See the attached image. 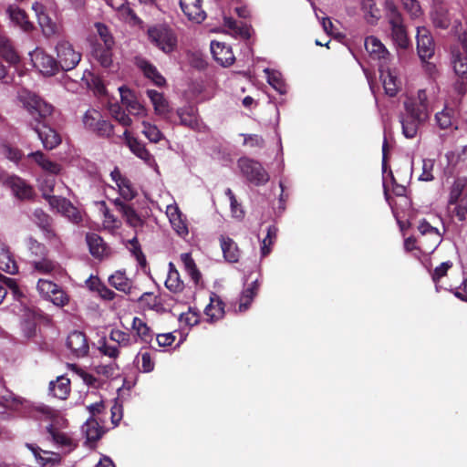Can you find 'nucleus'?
I'll use <instances>...</instances> for the list:
<instances>
[{"instance_id":"obj_1","label":"nucleus","mask_w":467,"mask_h":467,"mask_svg":"<svg viewBox=\"0 0 467 467\" xmlns=\"http://www.w3.org/2000/svg\"><path fill=\"white\" fill-rule=\"evenodd\" d=\"M16 99L26 112V124L41 140L43 147L51 150L62 141L60 134L52 128L54 106L36 93L22 88L17 91Z\"/></svg>"},{"instance_id":"obj_2","label":"nucleus","mask_w":467,"mask_h":467,"mask_svg":"<svg viewBox=\"0 0 467 467\" xmlns=\"http://www.w3.org/2000/svg\"><path fill=\"white\" fill-rule=\"evenodd\" d=\"M405 112L400 116L402 134L408 139L416 137L419 128L429 119V111L421 102L405 100Z\"/></svg>"},{"instance_id":"obj_3","label":"nucleus","mask_w":467,"mask_h":467,"mask_svg":"<svg viewBox=\"0 0 467 467\" xmlns=\"http://www.w3.org/2000/svg\"><path fill=\"white\" fill-rule=\"evenodd\" d=\"M386 16L391 26V36L398 47L407 49L410 41L398 7L391 0L386 1Z\"/></svg>"},{"instance_id":"obj_4","label":"nucleus","mask_w":467,"mask_h":467,"mask_svg":"<svg viewBox=\"0 0 467 467\" xmlns=\"http://www.w3.org/2000/svg\"><path fill=\"white\" fill-rule=\"evenodd\" d=\"M147 36L152 45L166 54L177 47V36L173 30L165 25H154L147 30Z\"/></svg>"},{"instance_id":"obj_5","label":"nucleus","mask_w":467,"mask_h":467,"mask_svg":"<svg viewBox=\"0 0 467 467\" xmlns=\"http://www.w3.org/2000/svg\"><path fill=\"white\" fill-rule=\"evenodd\" d=\"M238 166L243 176L256 186L265 185L270 180L268 172L258 161L242 157L238 160Z\"/></svg>"},{"instance_id":"obj_6","label":"nucleus","mask_w":467,"mask_h":467,"mask_svg":"<svg viewBox=\"0 0 467 467\" xmlns=\"http://www.w3.org/2000/svg\"><path fill=\"white\" fill-rule=\"evenodd\" d=\"M56 51L59 70L69 71L81 60V53L77 52L68 41H59L56 46Z\"/></svg>"},{"instance_id":"obj_7","label":"nucleus","mask_w":467,"mask_h":467,"mask_svg":"<svg viewBox=\"0 0 467 467\" xmlns=\"http://www.w3.org/2000/svg\"><path fill=\"white\" fill-rule=\"evenodd\" d=\"M418 230L421 234L419 249L424 250L427 253H432L441 243L442 235L440 231L431 225L426 219L419 222Z\"/></svg>"},{"instance_id":"obj_8","label":"nucleus","mask_w":467,"mask_h":467,"mask_svg":"<svg viewBox=\"0 0 467 467\" xmlns=\"http://www.w3.org/2000/svg\"><path fill=\"white\" fill-rule=\"evenodd\" d=\"M85 128L100 137H110L113 134V125L102 119L99 111L88 110L83 117Z\"/></svg>"},{"instance_id":"obj_9","label":"nucleus","mask_w":467,"mask_h":467,"mask_svg":"<svg viewBox=\"0 0 467 467\" xmlns=\"http://www.w3.org/2000/svg\"><path fill=\"white\" fill-rule=\"evenodd\" d=\"M417 51L421 61L431 58L435 51V44L429 29L425 26L417 27Z\"/></svg>"},{"instance_id":"obj_10","label":"nucleus","mask_w":467,"mask_h":467,"mask_svg":"<svg viewBox=\"0 0 467 467\" xmlns=\"http://www.w3.org/2000/svg\"><path fill=\"white\" fill-rule=\"evenodd\" d=\"M32 62L43 75L55 76L60 71L57 59L40 48H36L32 54Z\"/></svg>"},{"instance_id":"obj_11","label":"nucleus","mask_w":467,"mask_h":467,"mask_svg":"<svg viewBox=\"0 0 467 467\" xmlns=\"http://www.w3.org/2000/svg\"><path fill=\"white\" fill-rule=\"evenodd\" d=\"M462 51L452 50V64L456 77H467V32L458 36Z\"/></svg>"},{"instance_id":"obj_12","label":"nucleus","mask_w":467,"mask_h":467,"mask_svg":"<svg viewBox=\"0 0 467 467\" xmlns=\"http://www.w3.org/2000/svg\"><path fill=\"white\" fill-rule=\"evenodd\" d=\"M67 347L77 358H83L88 354L89 346L87 336L81 331L71 332L67 338Z\"/></svg>"},{"instance_id":"obj_13","label":"nucleus","mask_w":467,"mask_h":467,"mask_svg":"<svg viewBox=\"0 0 467 467\" xmlns=\"http://www.w3.org/2000/svg\"><path fill=\"white\" fill-rule=\"evenodd\" d=\"M5 184L12 190L14 195L21 201L31 200L34 197L33 187L20 177L9 176Z\"/></svg>"},{"instance_id":"obj_14","label":"nucleus","mask_w":467,"mask_h":467,"mask_svg":"<svg viewBox=\"0 0 467 467\" xmlns=\"http://www.w3.org/2000/svg\"><path fill=\"white\" fill-rule=\"evenodd\" d=\"M86 241L90 254L99 260H103L110 255V248L104 242L103 238L95 233H89L86 235Z\"/></svg>"},{"instance_id":"obj_15","label":"nucleus","mask_w":467,"mask_h":467,"mask_svg":"<svg viewBox=\"0 0 467 467\" xmlns=\"http://www.w3.org/2000/svg\"><path fill=\"white\" fill-rule=\"evenodd\" d=\"M223 256L227 263H238L242 256V250L237 243L228 235L221 234L219 237Z\"/></svg>"},{"instance_id":"obj_16","label":"nucleus","mask_w":467,"mask_h":467,"mask_svg":"<svg viewBox=\"0 0 467 467\" xmlns=\"http://www.w3.org/2000/svg\"><path fill=\"white\" fill-rule=\"evenodd\" d=\"M211 52L214 60L223 67H230L235 60L232 47L225 43L212 41Z\"/></svg>"},{"instance_id":"obj_17","label":"nucleus","mask_w":467,"mask_h":467,"mask_svg":"<svg viewBox=\"0 0 467 467\" xmlns=\"http://www.w3.org/2000/svg\"><path fill=\"white\" fill-rule=\"evenodd\" d=\"M32 221L43 232L47 239L51 240L57 237L53 218L42 209L37 208L33 212Z\"/></svg>"},{"instance_id":"obj_18","label":"nucleus","mask_w":467,"mask_h":467,"mask_svg":"<svg viewBox=\"0 0 467 467\" xmlns=\"http://www.w3.org/2000/svg\"><path fill=\"white\" fill-rule=\"evenodd\" d=\"M202 3V0H180V6L189 20L202 23L206 18Z\"/></svg>"},{"instance_id":"obj_19","label":"nucleus","mask_w":467,"mask_h":467,"mask_svg":"<svg viewBox=\"0 0 467 467\" xmlns=\"http://www.w3.org/2000/svg\"><path fill=\"white\" fill-rule=\"evenodd\" d=\"M116 210L121 213L127 224L133 228L141 227L143 220L138 214L136 210L130 204L117 198L113 201Z\"/></svg>"},{"instance_id":"obj_20","label":"nucleus","mask_w":467,"mask_h":467,"mask_svg":"<svg viewBox=\"0 0 467 467\" xmlns=\"http://www.w3.org/2000/svg\"><path fill=\"white\" fill-rule=\"evenodd\" d=\"M365 48L374 59H379L386 64L390 54L385 46L376 36H369L365 39Z\"/></svg>"},{"instance_id":"obj_21","label":"nucleus","mask_w":467,"mask_h":467,"mask_svg":"<svg viewBox=\"0 0 467 467\" xmlns=\"http://www.w3.org/2000/svg\"><path fill=\"white\" fill-rule=\"evenodd\" d=\"M136 66L141 70L144 77L150 79L154 85L162 87L166 84L164 77L159 72L157 67L147 59L137 57Z\"/></svg>"},{"instance_id":"obj_22","label":"nucleus","mask_w":467,"mask_h":467,"mask_svg":"<svg viewBox=\"0 0 467 467\" xmlns=\"http://www.w3.org/2000/svg\"><path fill=\"white\" fill-rule=\"evenodd\" d=\"M7 13L11 21L19 26L23 31L29 33L35 29L33 23L29 20L27 14L25 10L18 6L10 5L7 8Z\"/></svg>"},{"instance_id":"obj_23","label":"nucleus","mask_w":467,"mask_h":467,"mask_svg":"<svg viewBox=\"0 0 467 467\" xmlns=\"http://www.w3.org/2000/svg\"><path fill=\"white\" fill-rule=\"evenodd\" d=\"M27 158L32 159L44 171L50 175H57L61 171V166L57 162L52 161L41 150L31 152Z\"/></svg>"},{"instance_id":"obj_24","label":"nucleus","mask_w":467,"mask_h":467,"mask_svg":"<svg viewBox=\"0 0 467 467\" xmlns=\"http://www.w3.org/2000/svg\"><path fill=\"white\" fill-rule=\"evenodd\" d=\"M123 135L125 136L127 146L134 155L146 162H150L153 160L152 155L146 149L144 143L137 138L130 136L127 130L124 131Z\"/></svg>"},{"instance_id":"obj_25","label":"nucleus","mask_w":467,"mask_h":467,"mask_svg":"<svg viewBox=\"0 0 467 467\" xmlns=\"http://www.w3.org/2000/svg\"><path fill=\"white\" fill-rule=\"evenodd\" d=\"M114 45L113 37L104 39V44L95 47L93 54L103 67H109L112 63L111 48Z\"/></svg>"},{"instance_id":"obj_26","label":"nucleus","mask_w":467,"mask_h":467,"mask_svg":"<svg viewBox=\"0 0 467 467\" xmlns=\"http://www.w3.org/2000/svg\"><path fill=\"white\" fill-rule=\"evenodd\" d=\"M86 285L90 291L97 292L104 300L111 301L116 297V293L109 289L98 276H89L86 280Z\"/></svg>"},{"instance_id":"obj_27","label":"nucleus","mask_w":467,"mask_h":467,"mask_svg":"<svg viewBox=\"0 0 467 467\" xmlns=\"http://www.w3.org/2000/svg\"><path fill=\"white\" fill-rule=\"evenodd\" d=\"M109 283L115 289L127 295H132L135 287L132 281L127 277L124 271H116L109 277Z\"/></svg>"},{"instance_id":"obj_28","label":"nucleus","mask_w":467,"mask_h":467,"mask_svg":"<svg viewBox=\"0 0 467 467\" xmlns=\"http://www.w3.org/2000/svg\"><path fill=\"white\" fill-rule=\"evenodd\" d=\"M204 313L212 322L217 321L224 316V303L215 293H212L210 303L205 307Z\"/></svg>"},{"instance_id":"obj_29","label":"nucleus","mask_w":467,"mask_h":467,"mask_svg":"<svg viewBox=\"0 0 467 467\" xmlns=\"http://www.w3.org/2000/svg\"><path fill=\"white\" fill-rule=\"evenodd\" d=\"M70 379L65 376H59L55 381L49 383L51 395L59 400H67L70 394Z\"/></svg>"},{"instance_id":"obj_30","label":"nucleus","mask_w":467,"mask_h":467,"mask_svg":"<svg viewBox=\"0 0 467 467\" xmlns=\"http://www.w3.org/2000/svg\"><path fill=\"white\" fill-rule=\"evenodd\" d=\"M147 96L153 105L155 113L164 118H168L171 109L169 102L164 98L163 94L154 89H148Z\"/></svg>"},{"instance_id":"obj_31","label":"nucleus","mask_w":467,"mask_h":467,"mask_svg":"<svg viewBox=\"0 0 467 467\" xmlns=\"http://www.w3.org/2000/svg\"><path fill=\"white\" fill-rule=\"evenodd\" d=\"M88 442H97L103 436L105 431L95 418L89 417L82 427Z\"/></svg>"},{"instance_id":"obj_32","label":"nucleus","mask_w":467,"mask_h":467,"mask_svg":"<svg viewBox=\"0 0 467 467\" xmlns=\"http://www.w3.org/2000/svg\"><path fill=\"white\" fill-rule=\"evenodd\" d=\"M444 4L433 5V11L431 13L432 23L435 27L441 29H447L451 25V17Z\"/></svg>"},{"instance_id":"obj_33","label":"nucleus","mask_w":467,"mask_h":467,"mask_svg":"<svg viewBox=\"0 0 467 467\" xmlns=\"http://www.w3.org/2000/svg\"><path fill=\"white\" fill-rule=\"evenodd\" d=\"M169 267L168 276L165 281L166 288L172 293L182 292L184 288V284L180 277L178 270L172 263H170Z\"/></svg>"},{"instance_id":"obj_34","label":"nucleus","mask_w":467,"mask_h":467,"mask_svg":"<svg viewBox=\"0 0 467 467\" xmlns=\"http://www.w3.org/2000/svg\"><path fill=\"white\" fill-rule=\"evenodd\" d=\"M260 283L258 280H254L250 284L248 287H246L240 297V304H239V311L244 312L246 311L250 305L252 304L254 296L257 295V292L259 290Z\"/></svg>"},{"instance_id":"obj_35","label":"nucleus","mask_w":467,"mask_h":467,"mask_svg":"<svg viewBox=\"0 0 467 467\" xmlns=\"http://www.w3.org/2000/svg\"><path fill=\"white\" fill-rule=\"evenodd\" d=\"M0 56L8 63L16 65L20 58L14 49L11 41L5 36H0Z\"/></svg>"},{"instance_id":"obj_36","label":"nucleus","mask_w":467,"mask_h":467,"mask_svg":"<svg viewBox=\"0 0 467 467\" xmlns=\"http://www.w3.org/2000/svg\"><path fill=\"white\" fill-rule=\"evenodd\" d=\"M177 114L180 118V122L182 125L189 127L192 130H195L198 127L199 121L196 117L195 109L193 107L188 106L181 108L177 110Z\"/></svg>"},{"instance_id":"obj_37","label":"nucleus","mask_w":467,"mask_h":467,"mask_svg":"<svg viewBox=\"0 0 467 467\" xmlns=\"http://www.w3.org/2000/svg\"><path fill=\"white\" fill-rule=\"evenodd\" d=\"M0 405L10 410H16L21 405V400L12 391L0 387Z\"/></svg>"},{"instance_id":"obj_38","label":"nucleus","mask_w":467,"mask_h":467,"mask_svg":"<svg viewBox=\"0 0 467 467\" xmlns=\"http://www.w3.org/2000/svg\"><path fill=\"white\" fill-rule=\"evenodd\" d=\"M44 199L47 201L48 204L52 209H56L58 213H62L65 211H67V209H71V211L73 210L71 202L65 197L52 194L47 195L45 193Z\"/></svg>"},{"instance_id":"obj_39","label":"nucleus","mask_w":467,"mask_h":467,"mask_svg":"<svg viewBox=\"0 0 467 467\" xmlns=\"http://www.w3.org/2000/svg\"><path fill=\"white\" fill-rule=\"evenodd\" d=\"M181 260L184 265L186 272L194 281V283H198L201 278V273L198 270L194 260L192 257L190 253H184L181 254Z\"/></svg>"},{"instance_id":"obj_40","label":"nucleus","mask_w":467,"mask_h":467,"mask_svg":"<svg viewBox=\"0 0 467 467\" xmlns=\"http://www.w3.org/2000/svg\"><path fill=\"white\" fill-rule=\"evenodd\" d=\"M122 19L132 25L141 24V19L136 15L127 1L122 2L116 7Z\"/></svg>"},{"instance_id":"obj_41","label":"nucleus","mask_w":467,"mask_h":467,"mask_svg":"<svg viewBox=\"0 0 467 467\" xmlns=\"http://www.w3.org/2000/svg\"><path fill=\"white\" fill-rule=\"evenodd\" d=\"M34 272L41 275H48L56 270L57 264L50 259L42 258L41 260L30 262Z\"/></svg>"},{"instance_id":"obj_42","label":"nucleus","mask_w":467,"mask_h":467,"mask_svg":"<svg viewBox=\"0 0 467 467\" xmlns=\"http://www.w3.org/2000/svg\"><path fill=\"white\" fill-rule=\"evenodd\" d=\"M0 153L14 162H18L24 155L21 150L5 140L0 145Z\"/></svg>"},{"instance_id":"obj_43","label":"nucleus","mask_w":467,"mask_h":467,"mask_svg":"<svg viewBox=\"0 0 467 467\" xmlns=\"http://www.w3.org/2000/svg\"><path fill=\"white\" fill-rule=\"evenodd\" d=\"M132 328L136 331L138 337L144 342H149L152 338L151 330L148 325L140 317H135L132 320Z\"/></svg>"},{"instance_id":"obj_44","label":"nucleus","mask_w":467,"mask_h":467,"mask_svg":"<svg viewBox=\"0 0 467 467\" xmlns=\"http://www.w3.org/2000/svg\"><path fill=\"white\" fill-rule=\"evenodd\" d=\"M277 228L275 225H269L267 228L266 236L262 241L261 255L262 257L267 256L271 251L275 240L276 239Z\"/></svg>"},{"instance_id":"obj_45","label":"nucleus","mask_w":467,"mask_h":467,"mask_svg":"<svg viewBox=\"0 0 467 467\" xmlns=\"http://www.w3.org/2000/svg\"><path fill=\"white\" fill-rule=\"evenodd\" d=\"M41 317L40 314H27L22 322V330L26 337H32L36 335V320Z\"/></svg>"},{"instance_id":"obj_46","label":"nucleus","mask_w":467,"mask_h":467,"mask_svg":"<svg viewBox=\"0 0 467 467\" xmlns=\"http://www.w3.org/2000/svg\"><path fill=\"white\" fill-rule=\"evenodd\" d=\"M142 133L150 142L158 143L164 138L162 132L158 129L156 125L150 124V122L144 120L142 121Z\"/></svg>"},{"instance_id":"obj_47","label":"nucleus","mask_w":467,"mask_h":467,"mask_svg":"<svg viewBox=\"0 0 467 467\" xmlns=\"http://www.w3.org/2000/svg\"><path fill=\"white\" fill-rule=\"evenodd\" d=\"M0 269L10 275H15L18 272V266L8 251H4L0 254Z\"/></svg>"},{"instance_id":"obj_48","label":"nucleus","mask_w":467,"mask_h":467,"mask_svg":"<svg viewBox=\"0 0 467 467\" xmlns=\"http://www.w3.org/2000/svg\"><path fill=\"white\" fill-rule=\"evenodd\" d=\"M129 244L130 245V253L135 257L140 266L141 268H145L147 266V260L145 254L141 250L138 238L136 236L133 237L131 240L129 241Z\"/></svg>"},{"instance_id":"obj_49","label":"nucleus","mask_w":467,"mask_h":467,"mask_svg":"<svg viewBox=\"0 0 467 467\" xmlns=\"http://www.w3.org/2000/svg\"><path fill=\"white\" fill-rule=\"evenodd\" d=\"M38 23L42 28L43 34L46 36L49 37L56 34L57 25L45 13L38 15Z\"/></svg>"},{"instance_id":"obj_50","label":"nucleus","mask_w":467,"mask_h":467,"mask_svg":"<svg viewBox=\"0 0 467 467\" xmlns=\"http://www.w3.org/2000/svg\"><path fill=\"white\" fill-rule=\"evenodd\" d=\"M57 286L58 285L50 280L40 278L37 282L36 289L43 297L48 298L54 294Z\"/></svg>"},{"instance_id":"obj_51","label":"nucleus","mask_w":467,"mask_h":467,"mask_svg":"<svg viewBox=\"0 0 467 467\" xmlns=\"http://www.w3.org/2000/svg\"><path fill=\"white\" fill-rule=\"evenodd\" d=\"M117 186L119 188V195L125 201H130L137 195L136 191L128 178L119 182Z\"/></svg>"},{"instance_id":"obj_52","label":"nucleus","mask_w":467,"mask_h":467,"mask_svg":"<svg viewBox=\"0 0 467 467\" xmlns=\"http://www.w3.org/2000/svg\"><path fill=\"white\" fill-rule=\"evenodd\" d=\"M47 431L52 438L53 441L60 446H70L71 439L65 433L60 432L57 429L54 428L53 425H49L47 427Z\"/></svg>"},{"instance_id":"obj_53","label":"nucleus","mask_w":467,"mask_h":467,"mask_svg":"<svg viewBox=\"0 0 467 467\" xmlns=\"http://www.w3.org/2000/svg\"><path fill=\"white\" fill-rule=\"evenodd\" d=\"M138 301L141 304L144 308L147 309H157L161 305L157 296L151 292H145L138 297Z\"/></svg>"},{"instance_id":"obj_54","label":"nucleus","mask_w":467,"mask_h":467,"mask_svg":"<svg viewBox=\"0 0 467 467\" xmlns=\"http://www.w3.org/2000/svg\"><path fill=\"white\" fill-rule=\"evenodd\" d=\"M381 78H383V88L386 94L389 97H395L399 90L396 78L389 72H388L386 75H382Z\"/></svg>"},{"instance_id":"obj_55","label":"nucleus","mask_w":467,"mask_h":467,"mask_svg":"<svg viewBox=\"0 0 467 467\" xmlns=\"http://www.w3.org/2000/svg\"><path fill=\"white\" fill-rule=\"evenodd\" d=\"M170 222L172 225V228L178 234V235H180L181 237H185L186 235H188V227L186 223L182 219L181 213H172L170 218Z\"/></svg>"},{"instance_id":"obj_56","label":"nucleus","mask_w":467,"mask_h":467,"mask_svg":"<svg viewBox=\"0 0 467 467\" xmlns=\"http://www.w3.org/2000/svg\"><path fill=\"white\" fill-rule=\"evenodd\" d=\"M452 265L453 264L451 261H446L434 268L431 273V279L435 283L436 287L438 286L441 279L447 275L448 270L451 269Z\"/></svg>"},{"instance_id":"obj_57","label":"nucleus","mask_w":467,"mask_h":467,"mask_svg":"<svg viewBox=\"0 0 467 467\" xmlns=\"http://www.w3.org/2000/svg\"><path fill=\"white\" fill-rule=\"evenodd\" d=\"M109 338L118 343L119 346L128 347L130 345V335L119 329H112L109 334Z\"/></svg>"},{"instance_id":"obj_58","label":"nucleus","mask_w":467,"mask_h":467,"mask_svg":"<svg viewBox=\"0 0 467 467\" xmlns=\"http://www.w3.org/2000/svg\"><path fill=\"white\" fill-rule=\"evenodd\" d=\"M435 119L438 126L442 129H448L452 125L451 109H444L441 112L436 113Z\"/></svg>"},{"instance_id":"obj_59","label":"nucleus","mask_w":467,"mask_h":467,"mask_svg":"<svg viewBox=\"0 0 467 467\" xmlns=\"http://www.w3.org/2000/svg\"><path fill=\"white\" fill-rule=\"evenodd\" d=\"M401 2L411 18H418L422 15V9L418 0H401Z\"/></svg>"},{"instance_id":"obj_60","label":"nucleus","mask_w":467,"mask_h":467,"mask_svg":"<svg viewBox=\"0 0 467 467\" xmlns=\"http://www.w3.org/2000/svg\"><path fill=\"white\" fill-rule=\"evenodd\" d=\"M110 112L114 119L118 120L122 126L128 127L131 125V119L128 114L125 113L124 110H122L121 107L119 105H113L110 108Z\"/></svg>"},{"instance_id":"obj_61","label":"nucleus","mask_w":467,"mask_h":467,"mask_svg":"<svg viewBox=\"0 0 467 467\" xmlns=\"http://www.w3.org/2000/svg\"><path fill=\"white\" fill-rule=\"evenodd\" d=\"M455 207L452 213L458 218L459 221L463 222L467 216V194H464L461 201L454 203Z\"/></svg>"},{"instance_id":"obj_62","label":"nucleus","mask_w":467,"mask_h":467,"mask_svg":"<svg viewBox=\"0 0 467 467\" xmlns=\"http://www.w3.org/2000/svg\"><path fill=\"white\" fill-rule=\"evenodd\" d=\"M48 299L57 306H64L68 304L69 296L58 285L57 290L52 294Z\"/></svg>"},{"instance_id":"obj_63","label":"nucleus","mask_w":467,"mask_h":467,"mask_svg":"<svg viewBox=\"0 0 467 467\" xmlns=\"http://www.w3.org/2000/svg\"><path fill=\"white\" fill-rule=\"evenodd\" d=\"M434 167V161L431 159H424L422 161V172L419 176L420 181L431 182L434 179L432 171Z\"/></svg>"},{"instance_id":"obj_64","label":"nucleus","mask_w":467,"mask_h":467,"mask_svg":"<svg viewBox=\"0 0 467 467\" xmlns=\"http://www.w3.org/2000/svg\"><path fill=\"white\" fill-rule=\"evenodd\" d=\"M464 185L461 182H455L451 189L450 197H449V206L453 205L457 202L461 201V198L464 195L462 194Z\"/></svg>"}]
</instances>
